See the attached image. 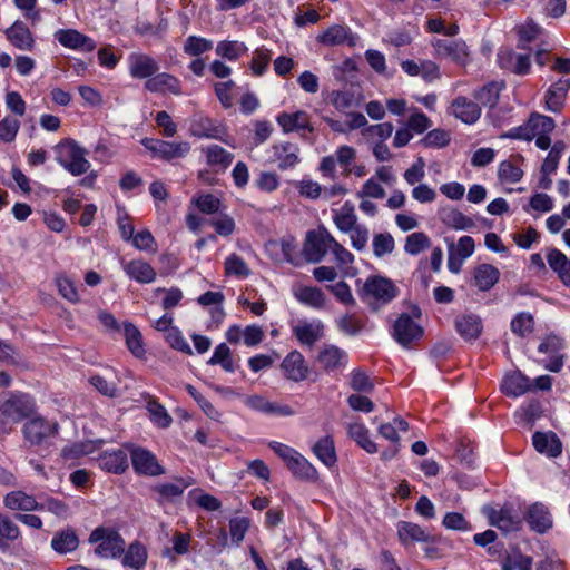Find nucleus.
<instances>
[{
    "instance_id": "bb28decb",
    "label": "nucleus",
    "mask_w": 570,
    "mask_h": 570,
    "mask_svg": "<svg viewBox=\"0 0 570 570\" xmlns=\"http://www.w3.org/2000/svg\"><path fill=\"white\" fill-rule=\"evenodd\" d=\"M346 357L343 350L327 345L320 352L317 361L326 371H334L345 363Z\"/></svg>"
},
{
    "instance_id": "e2e57ef3",
    "label": "nucleus",
    "mask_w": 570,
    "mask_h": 570,
    "mask_svg": "<svg viewBox=\"0 0 570 570\" xmlns=\"http://www.w3.org/2000/svg\"><path fill=\"white\" fill-rule=\"evenodd\" d=\"M19 535L20 531L14 521L10 517L0 513V538L14 541Z\"/></svg>"
},
{
    "instance_id": "473e14b6",
    "label": "nucleus",
    "mask_w": 570,
    "mask_h": 570,
    "mask_svg": "<svg viewBox=\"0 0 570 570\" xmlns=\"http://www.w3.org/2000/svg\"><path fill=\"white\" fill-rule=\"evenodd\" d=\"M500 272L491 264H481L474 273V282L480 291H489L499 281Z\"/></svg>"
},
{
    "instance_id": "6ab92c4d",
    "label": "nucleus",
    "mask_w": 570,
    "mask_h": 570,
    "mask_svg": "<svg viewBox=\"0 0 570 570\" xmlns=\"http://www.w3.org/2000/svg\"><path fill=\"white\" fill-rule=\"evenodd\" d=\"M501 390L505 395L517 397L532 391V383L530 379L520 371H514L505 375L501 384Z\"/></svg>"
},
{
    "instance_id": "aec40b11",
    "label": "nucleus",
    "mask_w": 570,
    "mask_h": 570,
    "mask_svg": "<svg viewBox=\"0 0 570 570\" xmlns=\"http://www.w3.org/2000/svg\"><path fill=\"white\" fill-rule=\"evenodd\" d=\"M282 367L287 379L299 382L307 377L308 368L305 365L303 355L297 352H291L283 361Z\"/></svg>"
},
{
    "instance_id": "c756f323",
    "label": "nucleus",
    "mask_w": 570,
    "mask_h": 570,
    "mask_svg": "<svg viewBox=\"0 0 570 570\" xmlns=\"http://www.w3.org/2000/svg\"><path fill=\"white\" fill-rule=\"evenodd\" d=\"M79 546V539L75 530L68 528L55 534L51 540L52 549L60 553L66 554L75 551Z\"/></svg>"
},
{
    "instance_id": "0e129e2a",
    "label": "nucleus",
    "mask_w": 570,
    "mask_h": 570,
    "mask_svg": "<svg viewBox=\"0 0 570 570\" xmlns=\"http://www.w3.org/2000/svg\"><path fill=\"white\" fill-rule=\"evenodd\" d=\"M271 60V52L266 48H259L254 52L252 70L256 76L263 75Z\"/></svg>"
},
{
    "instance_id": "b1692460",
    "label": "nucleus",
    "mask_w": 570,
    "mask_h": 570,
    "mask_svg": "<svg viewBox=\"0 0 570 570\" xmlns=\"http://www.w3.org/2000/svg\"><path fill=\"white\" fill-rule=\"evenodd\" d=\"M397 535L400 541L404 544L411 542H429L431 539L430 534L419 524L407 521H400L397 523Z\"/></svg>"
},
{
    "instance_id": "680f3d73",
    "label": "nucleus",
    "mask_w": 570,
    "mask_h": 570,
    "mask_svg": "<svg viewBox=\"0 0 570 570\" xmlns=\"http://www.w3.org/2000/svg\"><path fill=\"white\" fill-rule=\"evenodd\" d=\"M351 387L356 392L370 393L374 389V384L370 377L361 370H354L351 374Z\"/></svg>"
},
{
    "instance_id": "a18cd8bd",
    "label": "nucleus",
    "mask_w": 570,
    "mask_h": 570,
    "mask_svg": "<svg viewBox=\"0 0 570 570\" xmlns=\"http://www.w3.org/2000/svg\"><path fill=\"white\" fill-rule=\"evenodd\" d=\"M431 246L429 236L423 232H415L406 237L404 250L410 255H419Z\"/></svg>"
},
{
    "instance_id": "f257e3e1",
    "label": "nucleus",
    "mask_w": 570,
    "mask_h": 570,
    "mask_svg": "<svg viewBox=\"0 0 570 570\" xmlns=\"http://www.w3.org/2000/svg\"><path fill=\"white\" fill-rule=\"evenodd\" d=\"M89 543H98L95 553L100 558L116 559L125 552L126 542L120 533L107 527L96 528L89 535Z\"/></svg>"
},
{
    "instance_id": "393cba45",
    "label": "nucleus",
    "mask_w": 570,
    "mask_h": 570,
    "mask_svg": "<svg viewBox=\"0 0 570 570\" xmlns=\"http://www.w3.org/2000/svg\"><path fill=\"white\" fill-rule=\"evenodd\" d=\"M4 505L11 510L41 511L42 507L32 495L22 491H12L4 497Z\"/></svg>"
},
{
    "instance_id": "5701e85b",
    "label": "nucleus",
    "mask_w": 570,
    "mask_h": 570,
    "mask_svg": "<svg viewBox=\"0 0 570 570\" xmlns=\"http://www.w3.org/2000/svg\"><path fill=\"white\" fill-rule=\"evenodd\" d=\"M122 554V564L134 570H141L147 563V549L139 541L131 542Z\"/></svg>"
},
{
    "instance_id": "412c9836",
    "label": "nucleus",
    "mask_w": 570,
    "mask_h": 570,
    "mask_svg": "<svg viewBox=\"0 0 570 570\" xmlns=\"http://www.w3.org/2000/svg\"><path fill=\"white\" fill-rule=\"evenodd\" d=\"M8 40L21 50H30L33 47V38L28 27L22 21H16L6 31Z\"/></svg>"
},
{
    "instance_id": "bf43d9fd",
    "label": "nucleus",
    "mask_w": 570,
    "mask_h": 570,
    "mask_svg": "<svg viewBox=\"0 0 570 570\" xmlns=\"http://www.w3.org/2000/svg\"><path fill=\"white\" fill-rule=\"evenodd\" d=\"M188 483L183 479L176 480L174 483H164L155 488V490L164 498L171 499L183 494Z\"/></svg>"
},
{
    "instance_id": "f8f14e48",
    "label": "nucleus",
    "mask_w": 570,
    "mask_h": 570,
    "mask_svg": "<svg viewBox=\"0 0 570 570\" xmlns=\"http://www.w3.org/2000/svg\"><path fill=\"white\" fill-rule=\"evenodd\" d=\"M244 403L252 410L263 412L266 414L278 415V416H292L295 411L286 405L266 400L262 395H248L245 396Z\"/></svg>"
},
{
    "instance_id": "09e8293b",
    "label": "nucleus",
    "mask_w": 570,
    "mask_h": 570,
    "mask_svg": "<svg viewBox=\"0 0 570 570\" xmlns=\"http://www.w3.org/2000/svg\"><path fill=\"white\" fill-rule=\"evenodd\" d=\"M247 51V47L238 41H220L216 46V53L229 60H236Z\"/></svg>"
},
{
    "instance_id": "39448f33",
    "label": "nucleus",
    "mask_w": 570,
    "mask_h": 570,
    "mask_svg": "<svg viewBox=\"0 0 570 570\" xmlns=\"http://www.w3.org/2000/svg\"><path fill=\"white\" fill-rule=\"evenodd\" d=\"M33 401L27 394L13 395L0 403V421H20L33 411Z\"/></svg>"
},
{
    "instance_id": "f3484780",
    "label": "nucleus",
    "mask_w": 570,
    "mask_h": 570,
    "mask_svg": "<svg viewBox=\"0 0 570 570\" xmlns=\"http://www.w3.org/2000/svg\"><path fill=\"white\" fill-rule=\"evenodd\" d=\"M317 41L326 46H338L343 43L355 46L357 37L354 36L348 28L341 24H334L320 35L317 37Z\"/></svg>"
},
{
    "instance_id": "a878e982",
    "label": "nucleus",
    "mask_w": 570,
    "mask_h": 570,
    "mask_svg": "<svg viewBox=\"0 0 570 570\" xmlns=\"http://www.w3.org/2000/svg\"><path fill=\"white\" fill-rule=\"evenodd\" d=\"M570 89V80H559L557 83L552 85L548 92L546 105L548 110L552 112H559L563 106V101L568 90Z\"/></svg>"
},
{
    "instance_id": "72a5a7b5",
    "label": "nucleus",
    "mask_w": 570,
    "mask_h": 570,
    "mask_svg": "<svg viewBox=\"0 0 570 570\" xmlns=\"http://www.w3.org/2000/svg\"><path fill=\"white\" fill-rule=\"evenodd\" d=\"M287 468L295 476L303 480L315 481L318 476L316 469L298 452L294 454L292 460L288 462Z\"/></svg>"
},
{
    "instance_id": "ddd939ff",
    "label": "nucleus",
    "mask_w": 570,
    "mask_h": 570,
    "mask_svg": "<svg viewBox=\"0 0 570 570\" xmlns=\"http://www.w3.org/2000/svg\"><path fill=\"white\" fill-rule=\"evenodd\" d=\"M55 38L63 46L70 49L92 51L96 42L77 31L76 29H61L55 33Z\"/></svg>"
},
{
    "instance_id": "864d4df0",
    "label": "nucleus",
    "mask_w": 570,
    "mask_h": 570,
    "mask_svg": "<svg viewBox=\"0 0 570 570\" xmlns=\"http://www.w3.org/2000/svg\"><path fill=\"white\" fill-rule=\"evenodd\" d=\"M394 249V238L391 234H376L373 237V252L376 257L391 254Z\"/></svg>"
},
{
    "instance_id": "9b49d317",
    "label": "nucleus",
    "mask_w": 570,
    "mask_h": 570,
    "mask_svg": "<svg viewBox=\"0 0 570 570\" xmlns=\"http://www.w3.org/2000/svg\"><path fill=\"white\" fill-rule=\"evenodd\" d=\"M129 72L135 79H149L159 69L157 61L145 53H131L128 57Z\"/></svg>"
},
{
    "instance_id": "774afa93",
    "label": "nucleus",
    "mask_w": 570,
    "mask_h": 570,
    "mask_svg": "<svg viewBox=\"0 0 570 570\" xmlns=\"http://www.w3.org/2000/svg\"><path fill=\"white\" fill-rule=\"evenodd\" d=\"M356 157V151L350 146H341L336 150V161L344 168V175L348 176L352 173L350 165Z\"/></svg>"
},
{
    "instance_id": "2f4dec72",
    "label": "nucleus",
    "mask_w": 570,
    "mask_h": 570,
    "mask_svg": "<svg viewBox=\"0 0 570 570\" xmlns=\"http://www.w3.org/2000/svg\"><path fill=\"white\" fill-rule=\"evenodd\" d=\"M125 272L129 277L139 283H151L156 278V272L150 264L144 261H131L125 265Z\"/></svg>"
},
{
    "instance_id": "2eb2a0df",
    "label": "nucleus",
    "mask_w": 570,
    "mask_h": 570,
    "mask_svg": "<svg viewBox=\"0 0 570 570\" xmlns=\"http://www.w3.org/2000/svg\"><path fill=\"white\" fill-rule=\"evenodd\" d=\"M145 89L150 92H170L173 95H181V83L178 78L170 73H155L145 82Z\"/></svg>"
},
{
    "instance_id": "6e6d98bb",
    "label": "nucleus",
    "mask_w": 570,
    "mask_h": 570,
    "mask_svg": "<svg viewBox=\"0 0 570 570\" xmlns=\"http://www.w3.org/2000/svg\"><path fill=\"white\" fill-rule=\"evenodd\" d=\"M518 33H519L518 48L525 49L527 45L529 42L533 41L534 39H537L538 36L541 33V28L533 22H528V23L519 27Z\"/></svg>"
},
{
    "instance_id": "f03ea898",
    "label": "nucleus",
    "mask_w": 570,
    "mask_h": 570,
    "mask_svg": "<svg viewBox=\"0 0 570 570\" xmlns=\"http://www.w3.org/2000/svg\"><path fill=\"white\" fill-rule=\"evenodd\" d=\"M57 161L71 175L85 174L90 163L86 159L87 151L71 139H66L56 146Z\"/></svg>"
},
{
    "instance_id": "ea45409f",
    "label": "nucleus",
    "mask_w": 570,
    "mask_h": 570,
    "mask_svg": "<svg viewBox=\"0 0 570 570\" xmlns=\"http://www.w3.org/2000/svg\"><path fill=\"white\" fill-rule=\"evenodd\" d=\"M207 163L210 166L218 167L219 169H226L233 161L234 155L225 150L218 145L208 146L205 150Z\"/></svg>"
},
{
    "instance_id": "de8ad7c7",
    "label": "nucleus",
    "mask_w": 570,
    "mask_h": 570,
    "mask_svg": "<svg viewBox=\"0 0 570 570\" xmlns=\"http://www.w3.org/2000/svg\"><path fill=\"white\" fill-rule=\"evenodd\" d=\"M295 295L299 302L313 307H322L325 303L324 293L317 287H302Z\"/></svg>"
},
{
    "instance_id": "13d9d810",
    "label": "nucleus",
    "mask_w": 570,
    "mask_h": 570,
    "mask_svg": "<svg viewBox=\"0 0 570 570\" xmlns=\"http://www.w3.org/2000/svg\"><path fill=\"white\" fill-rule=\"evenodd\" d=\"M225 272L228 275L248 276L249 269L246 263L236 254H232L225 262Z\"/></svg>"
},
{
    "instance_id": "9d476101",
    "label": "nucleus",
    "mask_w": 570,
    "mask_h": 570,
    "mask_svg": "<svg viewBox=\"0 0 570 570\" xmlns=\"http://www.w3.org/2000/svg\"><path fill=\"white\" fill-rule=\"evenodd\" d=\"M434 47L439 56L451 59L460 66H465L469 61V50L462 40L439 39Z\"/></svg>"
},
{
    "instance_id": "a19ab883",
    "label": "nucleus",
    "mask_w": 570,
    "mask_h": 570,
    "mask_svg": "<svg viewBox=\"0 0 570 570\" xmlns=\"http://www.w3.org/2000/svg\"><path fill=\"white\" fill-rule=\"evenodd\" d=\"M124 333L129 351L136 357H142L145 355V347L142 344V335L140 331L134 324L125 323Z\"/></svg>"
},
{
    "instance_id": "cd10ccee",
    "label": "nucleus",
    "mask_w": 570,
    "mask_h": 570,
    "mask_svg": "<svg viewBox=\"0 0 570 570\" xmlns=\"http://www.w3.org/2000/svg\"><path fill=\"white\" fill-rule=\"evenodd\" d=\"M296 338L301 344L313 346L323 336L321 323H303L293 328Z\"/></svg>"
},
{
    "instance_id": "423d86ee",
    "label": "nucleus",
    "mask_w": 570,
    "mask_h": 570,
    "mask_svg": "<svg viewBox=\"0 0 570 570\" xmlns=\"http://www.w3.org/2000/svg\"><path fill=\"white\" fill-rule=\"evenodd\" d=\"M422 335L423 328L406 313L401 314L393 324L392 336L403 347H410Z\"/></svg>"
},
{
    "instance_id": "4be33fe9",
    "label": "nucleus",
    "mask_w": 570,
    "mask_h": 570,
    "mask_svg": "<svg viewBox=\"0 0 570 570\" xmlns=\"http://www.w3.org/2000/svg\"><path fill=\"white\" fill-rule=\"evenodd\" d=\"M452 108L454 116L465 124H474L481 115L478 102H473L465 97H458Z\"/></svg>"
},
{
    "instance_id": "4d7b16f0",
    "label": "nucleus",
    "mask_w": 570,
    "mask_h": 570,
    "mask_svg": "<svg viewBox=\"0 0 570 570\" xmlns=\"http://www.w3.org/2000/svg\"><path fill=\"white\" fill-rule=\"evenodd\" d=\"M19 128L20 121L18 119L6 117L0 121V139L4 142L13 141Z\"/></svg>"
},
{
    "instance_id": "58836bf2",
    "label": "nucleus",
    "mask_w": 570,
    "mask_h": 570,
    "mask_svg": "<svg viewBox=\"0 0 570 570\" xmlns=\"http://www.w3.org/2000/svg\"><path fill=\"white\" fill-rule=\"evenodd\" d=\"M274 149L278 160L279 169L285 170L287 168L294 167L299 160L297 155L298 147L291 142H285L279 146H275Z\"/></svg>"
},
{
    "instance_id": "4c0bfd02",
    "label": "nucleus",
    "mask_w": 570,
    "mask_h": 570,
    "mask_svg": "<svg viewBox=\"0 0 570 570\" xmlns=\"http://www.w3.org/2000/svg\"><path fill=\"white\" fill-rule=\"evenodd\" d=\"M347 434L366 452L375 453L377 451L376 444L368 436V430L362 423H348Z\"/></svg>"
},
{
    "instance_id": "49530a36",
    "label": "nucleus",
    "mask_w": 570,
    "mask_h": 570,
    "mask_svg": "<svg viewBox=\"0 0 570 570\" xmlns=\"http://www.w3.org/2000/svg\"><path fill=\"white\" fill-rule=\"evenodd\" d=\"M511 331L518 336L524 337L533 332L534 320L530 313H519L511 321Z\"/></svg>"
},
{
    "instance_id": "c9c22d12",
    "label": "nucleus",
    "mask_w": 570,
    "mask_h": 570,
    "mask_svg": "<svg viewBox=\"0 0 570 570\" xmlns=\"http://www.w3.org/2000/svg\"><path fill=\"white\" fill-rule=\"evenodd\" d=\"M455 327L464 340H474L480 335L482 324L478 316L464 315L456 318Z\"/></svg>"
},
{
    "instance_id": "a211bd4d",
    "label": "nucleus",
    "mask_w": 570,
    "mask_h": 570,
    "mask_svg": "<svg viewBox=\"0 0 570 570\" xmlns=\"http://www.w3.org/2000/svg\"><path fill=\"white\" fill-rule=\"evenodd\" d=\"M532 442L538 452L548 456L557 458L562 452V443L553 432H535Z\"/></svg>"
},
{
    "instance_id": "7ed1b4c3",
    "label": "nucleus",
    "mask_w": 570,
    "mask_h": 570,
    "mask_svg": "<svg viewBox=\"0 0 570 570\" xmlns=\"http://www.w3.org/2000/svg\"><path fill=\"white\" fill-rule=\"evenodd\" d=\"M397 294L396 286L387 278L375 276L368 278L362 291L363 298L376 309L379 305L387 304Z\"/></svg>"
},
{
    "instance_id": "79ce46f5",
    "label": "nucleus",
    "mask_w": 570,
    "mask_h": 570,
    "mask_svg": "<svg viewBox=\"0 0 570 570\" xmlns=\"http://www.w3.org/2000/svg\"><path fill=\"white\" fill-rule=\"evenodd\" d=\"M159 147L157 149V156L163 159L170 160L174 158L184 157L190 149L188 142H175V141H165L160 140V144H157Z\"/></svg>"
},
{
    "instance_id": "6e6552de",
    "label": "nucleus",
    "mask_w": 570,
    "mask_h": 570,
    "mask_svg": "<svg viewBox=\"0 0 570 570\" xmlns=\"http://www.w3.org/2000/svg\"><path fill=\"white\" fill-rule=\"evenodd\" d=\"M129 451L132 466L137 473L150 476L165 473L164 468L151 452L141 448H132Z\"/></svg>"
},
{
    "instance_id": "4468645a",
    "label": "nucleus",
    "mask_w": 570,
    "mask_h": 570,
    "mask_svg": "<svg viewBox=\"0 0 570 570\" xmlns=\"http://www.w3.org/2000/svg\"><path fill=\"white\" fill-rule=\"evenodd\" d=\"M524 518L531 530L538 533H544L552 527L551 513L548 508L540 502L531 504L527 509Z\"/></svg>"
},
{
    "instance_id": "7c9ffc66",
    "label": "nucleus",
    "mask_w": 570,
    "mask_h": 570,
    "mask_svg": "<svg viewBox=\"0 0 570 570\" xmlns=\"http://www.w3.org/2000/svg\"><path fill=\"white\" fill-rule=\"evenodd\" d=\"M313 453L327 468L334 466L337 461L334 441L328 435L321 438L314 444Z\"/></svg>"
},
{
    "instance_id": "c03bdc74",
    "label": "nucleus",
    "mask_w": 570,
    "mask_h": 570,
    "mask_svg": "<svg viewBox=\"0 0 570 570\" xmlns=\"http://www.w3.org/2000/svg\"><path fill=\"white\" fill-rule=\"evenodd\" d=\"M442 220L449 227L459 230L471 229L475 226V223L473 222L472 218L465 216L462 212L458 209H450L444 212Z\"/></svg>"
},
{
    "instance_id": "c85d7f7f",
    "label": "nucleus",
    "mask_w": 570,
    "mask_h": 570,
    "mask_svg": "<svg viewBox=\"0 0 570 570\" xmlns=\"http://www.w3.org/2000/svg\"><path fill=\"white\" fill-rule=\"evenodd\" d=\"M277 121L285 132L298 129L313 131V127L309 126L308 115L304 111H297L295 114L283 112L277 117Z\"/></svg>"
},
{
    "instance_id": "5fc2aeb1",
    "label": "nucleus",
    "mask_w": 570,
    "mask_h": 570,
    "mask_svg": "<svg viewBox=\"0 0 570 570\" xmlns=\"http://www.w3.org/2000/svg\"><path fill=\"white\" fill-rule=\"evenodd\" d=\"M89 382L99 393L105 396L116 397L118 395V387L114 381H108L101 375H94L90 377Z\"/></svg>"
},
{
    "instance_id": "20e7f679",
    "label": "nucleus",
    "mask_w": 570,
    "mask_h": 570,
    "mask_svg": "<svg viewBox=\"0 0 570 570\" xmlns=\"http://www.w3.org/2000/svg\"><path fill=\"white\" fill-rule=\"evenodd\" d=\"M334 239L326 229L308 232L303 248L306 261L311 263L321 262L327 250L332 248Z\"/></svg>"
},
{
    "instance_id": "dca6fc26",
    "label": "nucleus",
    "mask_w": 570,
    "mask_h": 570,
    "mask_svg": "<svg viewBox=\"0 0 570 570\" xmlns=\"http://www.w3.org/2000/svg\"><path fill=\"white\" fill-rule=\"evenodd\" d=\"M483 512L489 518L491 525L505 532L515 531L520 528L521 520L514 517L508 508H502L500 511H497L493 508L484 507Z\"/></svg>"
},
{
    "instance_id": "1a4fd4ad",
    "label": "nucleus",
    "mask_w": 570,
    "mask_h": 570,
    "mask_svg": "<svg viewBox=\"0 0 570 570\" xmlns=\"http://www.w3.org/2000/svg\"><path fill=\"white\" fill-rule=\"evenodd\" d=\"M498 63L501 69L519 76L529 73L531 68L530 56L528 53H517L510 49H501L498 52Z\"/></svg>"
},
{
    "instance_id": "3c124183",
    "label": "nucleus",
    "mask_w": 570,
    "mask_h": 570,
    "mask_svg": "<svg viewBox=\"0 0 570 570\" xmlns=\"http://www.w3.org/2000/svg\"><path fill=\"white\" fill-rule=\"evenodd\" d=\"M213 48V42L205 38L189 36L184 43V52L189 56H200Z\"/></svg>"
},
{
    "instance_id": "f704fd0d",
    "label": "nucleus",
    "mask_w": 570,
    "mask_h": 570,
    "mask_svg": "<svg viewBox=\"0 0 570 570\" xmlns=\"http://www.w3.org/2000/svg\"><path fill=\"white\" fill-rule=\"evenodd\" d=\"M100 464L108 472L122 473L128 468V453L125 449L107 452L101 456Z\"/></svg>"
},
{
    "instance_id": "37998d69",
    "label": "nucleus",
    "mask_w": 570,
    "mask_h": 570,
    "mask_svg": "<svg viewBox=\"0 0 570 570\" xmlns=\"http://www.w3.org/2000/svg\"><path fill=\"white\" fill-rule=\"evenodd\" d=\"M528 124L532 139L537 135H549L556 128L554 120L551 117L538 112L531 114Z\"/></svg>"
},
{
    "instance_id": "e433bc0d",
    "label": "nucleus",
    "mask_w": 570,
    "mask_h": 570,
    "mask_svg": "<svg viewBox=\"0 0 570 570\" xmlns=\"http://www.w3.org/2000/svg\"><path fill=\"white\" fill-rule=\"evenodd\" d=\"M333 219L337 228L344 233L354 229L357 226L354 205L351 202H345L338 212H334Z\"/></svg>"
},
{
    "instance_id": "0eeeda50",
    "label": "nucleus",
    "mask_w": 570,
    "mask_h": 570,
    "mask_svg": "<svg viewBox=\"0 0 570 570\" xmlns=\"http://www.w3.org/2000/svg\"><path fill=\"white\" fill-rule=\"evenodd\" d=\"M26 439L31 444H41L58 433V423L46 421L42 417H35L23 426Z\"/></svg>"
},
{
    "instance_id": "8fccbe9b",
    "label": "nucleus",
    "mask_w": 570,
    "mask_h": 570,
    "mask_svg": "<svg viewBox=\"0 0 570 570\" xmlns=\"http://www.w3.org/2000/svg\"><path fill=\"white\" fill-rule=\"evenodd\" d=\"M523 170L511 160H503L499 165L498 177L501 181L514 184L521 180Z\"/></svg>"
},
{
    "instance_id": "603ef678",
    "label": "nucleus",
    "mask_w": 570,
    "mask_h": 570,
    "mask_svg": "<svg viewBox=\"0 0 570 570\" xmlns=\"http://www.w3.org/2000/svg\"><path fill=\"white\" fill-rule=\"evenodd\" d=\"M500 89L499 83L489 82L474 94V98L482 105L493 107L498 101Z\"/></svg>"
},
{
    "instance_id": "052dcab7",
    "label": "nucleus",
    "mask_w": 570,
    "mask_h": 570,
    "mask_svg": "<svg viewBox=\"0 0 570 570\" xmlns=\"http://www.w3.org/2000/svg\"><path fill=\"white\" fill-rule=\"evenodd\" d=\"M532 558L520 553L507 556L502 563V570H531Z\"/></svg>"
},
{
    "instance_id": "338daca9",
    "label": "nucleus",
    "mask_w": 570,
    "mask_h": 570,
    "mask_svg": "<svg viewBox=\"0 0 570 570\" xmlns=\"http://www.w3.org/2000/svg\"><path fill=\"white\" fill-rule=\"evenodd\" d=\"M190 131L197 137H216V130L209 118H200L199 120L194 121L190 126Z\"/></svg>"
},
{
    "instance_id": "69168bd1",
    "label": "nucleus",
    "mask_w": 570,
    "mask_h": 570,
    "mask_svg": "<svg viewBox=\"0 0 570 570\" xmlns=\"http://www.w3.org/2000/svg\"><path fill=\"white\" fill-rule=\"evenodd\" d=\"M393 129L394 127L391 122H382L365 128L363 130V135L370 138H379L382 142H384L385 139L391 137Z\"/></svg>"
}]
</instances>
